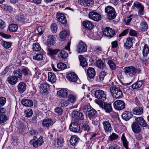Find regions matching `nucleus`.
Here are the masks:
<instances>
[{
    "instance_id": "nucleus-1",
    "label": "nucleus",
    "mask_w": 149,
    "mask_h": 149,
    "mask_svg": "<svg viewBox=\"0 0 149 149\" xmlns=\"http://www.w3.org/2000/svg\"><path fill=\"white\" fill-rule=\"evenodd\" d=\"M30 71L29 70L27 67H25L22 68V69H18L15 70L13 73L15 75H16L18 78L21 80L22 79V74L24 77L27 76L30 73Z\"/></svg>"
},
{
    "instance_id": "nucleus-2",
    "label": "nucleus",
    "mask_w": 149,
    "mask_h": 149,
    "mask_svg": "<svg viewBox=\"0 0 149 149\" xmlns=\"http://www.w3.org/2000/svg\"><path fill=\"white\" fill-rule=\"evenodd\" d=\"M124 70L126 75L131 77H135L136 73L139 74L141 72L140 69H136L134 67L131 66L125 67Z\"/></svg>"
},
{
    "instance_id": "nucleus-3",
    "label": "nucleus",
    "mask_w": 149,
    "mask_h": 149,
    "mask_svg": "<svg viewBox=\"0 0 149 149\" xmlns=\"http://www.w3.org/2000/svg\"><path fill=\"white\" fill-rule=\"evenodd\" d=\"M109 90L113 97L116 99L122 98L123 96L122 91L118 87L115 86L110 87Z\"/></svg>"
},
{
    "instance_id": "nucleus-4",
    "label": "nucleus",
    "mask_w": 149,
    "mask_h": 149,
    "mask_svg": "<svg viewBox=\"0 0 149 149\" xmlns=\"http://www.w3.org/2000/svg\"><path fill=\"white\" fill-rule=\"evenodd\" d=\"M105 12L108 18L110 20L115 19L117 15V13L114 8L111 6H108L105 8Z\"/></svg>"
},
{
    "instance_id": "nucleus-5",
    "label": "nucleus",
    "mask_w": 149,
    "mask_h": 149,
    "mask_svg": "<svg viewBox=\"0 0 149 149\" xmlns=\"http://www.w3.org/2000/svg\"><path fill=\"white\" fill-rule=\"evenodd\" d=\"M102 32L104 36L109 38L113 37L116 35L115 30L109 27L103 29Z\"/></svg>"
},
{
    "instance_id": "nucleus-6",
    "label": "nucleus",
    "mask_w": 149,
    "mask_h": 149,
    "mask_svg": "<svg viewBox=\"0 0 149 149\" xmlns=\"http://www.w3.org/2000/svg\"><path fill=\"white\" fill-rule=\"evenodd\" d=\"M95 102L102 109H104L106 112L109 113L112 111V109L110 104L103 102H100L98 100H95Z\"/></svg>"
},
{
    "instance_id": "nucleus-7",
    "label": "nucleus",
    "mask_w": 149,
    "mask_h": 149,
    "mask_svg": "<svg viewBox=\"0 0 149 149\" xmlns=\"http://www.w3.org/2000/svg\"><path fill=\"white\" fill-rule=\"evenodd\" d=\"M95 96L96 98L100 100V102L105 101L107 98L104 91L101 90L96 91L95 93Z\"/></svg>"
},
{
    "instance_id": "nucleus-8",
    "label": "nucleus",
    "mask_w": 149,
    "mask_h": 149,
    "mask_svg": "<svg viewBox=\"0 0 149 149\" xmlns=\"http://www.w3.org/2000/svg\"><path fill=\"white\" fill-rule=\"evenodd\" d=\"M114 108L118 110L123 109L125 107V104L123 101L118 100L113 103Z\"/></svg>"
},
{
    "instance_id": "nucleus-9",
    "label": "nucleus",
    "mask_w": 149,
    "mask_h": 149,
    "mask_svg": "<svg viewBox=\"0 0 149 149\" xmlns=\"http://www.w3.org/2000/svg\"><path fill=\"white\" fill-rule=\"evenodd\" d=\"M88 17L94 21L98 22L101 19L100 15L98 13L94 11H91L88 14Z\"/></svg>"
},
{
    "instance_id": "nucleus-10",
    "label": "nucleus",
    "mask_w": 149,
    "mask_h": 149,
    "mask_svg": "<svg viewBox=\"0 0 149 149\" xmlns=\"http://www.w3.org/2000/svg\"><path fill=\"white\" fill-rule=\"evenodd\" d=\"M43 142V137L40 136L36 140L34 139L31 140L30 141V144L32 145L34 147L37 148L41 145Z\"/></svg>"
},
{
    "instance_id": "nucleus-11",
    "label": "nucleus",
    "mask_w": 149,
    "mask_h": 149,
    "mask_svg": "<svg viewBox=\"0 0 149 149\" xmlns=\"http://www.w3.org/2000/svg\"><path fill=\"white\" fill-rule=\"evenodd\" d=\"M70 130L74 132H78L80 130V125L75 122L72 123L69 126Z\"/></svg>"
},
{
    "instance_id": "nucleus-12",
    "label": "nucleus",
    "mask_w": 149,
    "mask_h": 149,
    "mask_svg": "<svg viewBox=\"0 0 149 149\" xmlns=\"http://www.w3.org/2000/svg\"><path fill=\"white\" fill-rule=\"evenodd\" d=\"M86 44L83 42H80L77 46V51L78 52H84L87 51Z\"/></svg>"
},
{
    "instance_id": "nucleus-13",
    "label": "nucleus",
    "mask_w": 149,
    "mask_h": 149,
    "mask_svg": "<svg viewBox=\"0 0 149 149\" xmlns=\"http://www.w3.org/2000/svg\"><path fill=\"white\" fill-rule=\"evenodd\" d=\"M56 17L58 20L63 25H65L66 24V19L64 14L61 13H57Z\"/></svg>"
},
{
    "instance_id": "nucleus-14",
    "label": "nucleus",
    "mask_w": 149,
    "mask_h": 149,
    "mask_svg": "<svg viewBox=\"0 0 149 149\" xmlns=\"http://www.w3.org/2000/svg\"><path fill=\"white\" fill-rule=\"evenodd\" d=\"M67 78L70 81L75 82L77 81L78 77L77 74L74 72H70L67 76Z\"/></svg>"
},
{
    "instance_id": "nucleus-15",
    "label": "nucleus",
    "mask_w": 149,
    "mask_h": 149,
    "mask_svg": "<svg viewBox=\"0 0 149 149\" xmlns=\"http://www.w3.org/2000/svg\"><path fill=\"white\" fill-rule=\"evenodd\" d=\"M79 4L84 6H89L93 4V0H78Z\"/></svg>"
},
{
    "instance_id": "nucleus-16",
    "label": "nucleus",
    "mask_w": 149,
    "mask_h": 149,
    "mask_svg": "<svg viewBox=\"0 0 149 149\" xmlns=\"http://www.w3.org/2000/svg\"><path fill=\"white\" fill-rule=\"evenodd\" d=\"M17 20L22 23H25L28 21L26 15L24 13H20L17 16Z\"/></svg>"
},
{
    "instance_id": "nucleus-17",
    "label": "nucleus",
    "mask_w": 149,
    "mask_h": 149,
    "mask_svg": "<svg viewBox=\"0 0 149 149\" xmlns=\"http://www.w3.org/2000/svg\"><path fill=\"white\" fill-rule=\"evenodd\" d=\"M132 113L129 111H124L122 115V118L124 120L128 121L132 117Z\"/></svg>"
},
{
    "instance_id": "nucleus-18",
    "label": "nucleus",
    "mask_w": 149,
    "mask_h": 149,
    "mask_svg": "<svg viewBox=\"0 0 149 149\" xmlns=\"http://www.w3.org/2000/svg\"><path fill=\"white\" fill-rule=\"evenodd\" d=\"M68 92L65 89L62 88L57 91V94L60 97L65 99L67 97Z\"/></svg>"
},
{
    "instance_id": "nucleus-19",
    "label": "nucleus",
    "mask_w": 149,
    "mask_h": 149,
    "mask_svg": "<svg viewBox=\"0 0 149 149\" xmlns=\"http://www.w3.org/2000/svg\"><path fill=\"white\" fill-rule=\"evenodd\" d=\"M103 128L106 132H109L111 131L112 129L111 125L108 121H105L102 123Z\"/></svg>"
},
{
    "instance_id": "nucleus-20",
    "label": "nucleus",
    "mask_w": 149,
    "mask_h": 149,
    "mask_svg": "<svg viewBox=\"0 0 149 149\" xmlns=\"http://www.w3.org/2000/svg\"><path fill=\"white\" fill-rule=\"evenodd\" d=\"M95 71L93 68H89L87 70L88 78L90 79L93 78L95 76Z\"/></svg>"
},
{
    "instance_id": "nucleus-21",
    "label": "nucleus",
    "mask_w": 149,
    "mask_h": 149,
    "mask_svg": "<svg viewBox=\"0 0 149 149\" xmlns=\"http://www.w3.org/2000/svg\"><path fill=\"white\" fill-rule=\"evenodd\" d=\"M26 85L23 82L19 83L17 86L18 92L20 93H23L26 89Z\"/></svg>"
},
{
    "instance_id": "nucleus-22",
    "label": "nucleus",
    "mask_w": 149,
    "mask_h": 149,
    "mask_svg": "<svg viewBox=\"0 0 149 149\" xmlns=\"http://www.w3.org/2000/svg\"><path fill=\"white\" fill-rule=\"evenodd\" d=\"M21 103L23 105L26 107H31L33 105L32 101L28 99H23L21 100Z\"/></svg>"
},
{
    "instance_id": "nucleus-23",
    "label": "nucleus",
    "mask_w": 149,
    "mask_h": 149,
    "mask_svg": "<svg viewBox=\"0 0 149 149\" xmlns=\"http://www.w3.org/2000/svg\"><path fill=\"white\" fill-rule=\"evenodd\" d=\"M11 76L7 78V81L11 85L15 84L17 81L18 78L16 75Z\"/></svg>"
},
{
    "instance_id": "nucleus-24",
    "label": "nucleus",
    "mask_w": 149,
    "mask_h": 149,
    "mask_svg": "<svg viewBox=\"0 0 149 149\" xmlns=\"http://www.w3.org/2000/svg\"><path fill=\"white\" fill-rule=\"evenodd\" d=\"M132 128L133 132L135 133H138L141 130L140 127L138 124L136 122H134L132 124Z\"/></svg>"
},
{
    "instance_id": "nucleus-25",
    "label": "nucleus",
    "mask_w": 149,
    "mask_h": 149,
    "mask_svg": "<svg viewBox=\"0 0 149 149\" xmlns=\"http://www.w3.org/2000/svg\"><path fill=\"white\" fill-rule=\"evenodd\" d=\"M40 88L41 90H42L43 93H47L49 89V85L45 82H43L40 85Z\"/></svg>"
},
{
    "instance_id": "nucleus-26",
    "label": "nucleus",
    "mask_w": 149,
    "mask_h": 149,
    "mask_svg": "<svg viewBox=\"0 0 149 149\" xmlns=\"http://www.w3.org/2000/svg\"><path fill=\"white\" fill-rule=\"evenodd\" d=\"M83 24L85 28L90 30L92 29L94 26V25L92 22L88 20L84 21L83 22Z\"/></svg>"
},
{
    "instance_id": "nucleus-27",
    "label": "nucleus",
    "mask_w": 149,
    "mask_h": 149,
    "mask_svg": "<svg viewBox=\"0 0 149 149\" xmlns=\"http://www.w3.org/2000/svg\"><path fill=\"white\" fill-rule=\"evenodd\" d=\"M135 120L137 121L138 124H139L142 127H145L147 125V124L146 121L141 117L135 118Z\"/></svg>"
},
{
    "instance_id": "nucleus-28",
    "label": "nucleus",
    "mask_w": 149,
    "mask_h": 149,
    "mask_svg": "<svg viewBox=\"0 0 149 149\" xmlns=\"http://www.w3.org/2000/svg\"><path fill=\"white\" fill-rule=\"evenodd\" d=\"M53 123V121L51 119H48L44 120L42 124L43 126L48 127L50 126H52Z\"/></svg>"
},
{
    "instance_id": "nucleus-29",
    "label": "nucleus",
    "mask_w": 149,
    "mask_h": 149,
    "mask_svg": "<svg viewBox=\"0 0 149 149\" xmlns=\"http://www.w3.org/2000/svg\"><path fill=\"white\" fill-rule=\"evenodd\" d=\"M143 83V80L138 81L134 83L132 85L130 86V87L133 89L138 88L142 86Z\"/></svg>"
},
{
    "instance_id": "nucleus-30",
    "label": "nucleus",
    "mask_w": 149,
    "mask_h": 149,
    "mask_svg": "<svg viewBox=\"0 0 149 149\" xmlns=\"http://www.w3.org/2000/svg\"><path fill=\"white\" fill-rule=\"evenodd\" d=\"M79 140V138L77 136H72L70 140V142L72 145L74 146L78 142Z\"/></svg>"
},
{
    "instance_id": "nucleus-31",
    "label": "nucleus",
    "mask_w": 149,
    "mask_h": 149,
    "mask_svg": "<svg viewBox=\"0 0 149 149\" xmlns=\"http://www.w3.org/2000/svg\"><path fill=\"white\" fill-rule=\"evenodd\" d=\"M48 80L52 83H54L56 80V77L54 74L52 72H49L48 74Z\"/></svg>"
},
{
    "instance_id": "nucleus-32",
    "label": "nucleus",
    "mask_w": 149,
    "mask_h": 149,
    "mask_svg": "<svg viewBox=\"0 0 149 149\" xmlns=\"http://www.w3.org/2000/svg\"><path fill=\"white\" fill-rule=\"evenodd\" d=\"M79 58L80 61V65L83 68H84L88 65V63L85 58L82 55H80L79 56Z\"/></svg>"
},
{
    "instance_id": "nucleus-33",
    "label": "nucleus",
    "mask_w": 149,
    "mask_h": 149,
    "mask_svg": "<svg viewBox=\"0 0 149 149\" xmlns=\"http://www.w3.org/2000/svg\"><path fill=\"white\" fill-rule=\"evenodd\" d=\"M72 114L74 117L81 120L84 119V115L81 112L77 111H73Z\"/></svg>"
},
{
    "instance_id": "nucleus-34",
    "label": "nucleus",
    "mask_w": 149,
    "mask_h": 149,
    "mask_svg": "<svg viewBox=\"0 0 149 149\" xmlns=\"http://www.w3.org/2000/svg\"><path fill=\"white\" fill-rule=\"evenodd\" d=\"M132 39L130 37H128L126 40V42L125 43L124 46L127 49H130L133 45Z\"/></svg>"
},
{
    "instance_id": "nucleus-35",
    "label": "nucleus",
    "mask_w": 149,
    "mask_h": 149,
    "mask_svg": "<svg viewBox=\"0 0 149 149\" xmlns=\"http://www.w3.org/2000/svg\"><path fill=\"white\" fill-rule=\"evenodd\" d=\"M148 28V26L146 22L145 21L141 22L139 27L140 30L143 31H147Z\"/></svg>"
},
{
    "instance_id": "nucleus-36",
    "label": "nucleus",
    "mask_w": 149,
    "mask_h": 149,
    "mask_svg": "<svg viewBox=\"0 0 149 149\" xmlns=\"http://www.w3.org/2000/svg\"><path fill=\"white\" fill-rule=\"evenodd\" d=\"M143 112V109L141 107H136L133 109V113L134 114L141 115Z\"/></svg>"
},
{
    "instance_id": "nucleus-37",
    "label": "nucleus",
    "mask_w": 149,
    "mask_h": 149,
    "mask_svg": "<svg viewBox=\"0 0 149 149\" xmlns=\"http://www.w3.org/2000/svg\"><path fill=\"white\" fill-rule=\"evenodd\" d=\"M142 54L144 57L149 56V47L147 44L144 45L142 49Z\"/></svg>"
},
{
    "instance_id": "nucleus-38",
    "label": "nucleus",
    "mask_w": 149,
    "mask_h": 149,
    "mask_svg": "<svg viewBox=\"0 0 149 149\" xmlns=\"http://www.w3.org/2000/svg\"><path fill=\"white\" fill-rule=\"evenodd\" d=\"M96 65L100 69L104 68L105 67V65L103 61L101 59H98L95 62Z\"/></svg>"
},
{
    "instance_id": "nucleus-39",
    "label": "nucleus",
    "mask_w": 149,
    "mask_h": 149,
    "mask_svg": "<svg viewBox=\"0 0 149 149\" xmlns=\"http://www.w3.org/2000/svg\"><path fill=\"white\" fill-rule=\"evenodd\" d=\"M68 56V54L64 50H62L58 56V57L62 59L66 58Z\"/></svg>"
},
{
    "instance_id": "nucleus-40",
    "label": "nucleus",
    "mask_w": 149,
    "mask_h": 149,
    "mask_svg": "<svg viewBox=\"0 0 149 149\" xmlns=\"http://www.w3.org/2000/svg\"><path fill=\"white\" fill-rule=\"evenodd\" d=\"M107 73L104 71H101L97 76L98 81L100 82L102 81L104 79L105 76L107 74Z\"/></svg>"
},
{
    "instance_id": "nucleus-41",
    "label": "nucleus",
    "mask_w": 149,
    "mask_h": 149,
    "mask_svg": "<svg viewBox=\"0 0 149 149\" xmlns=\"http://www.w3.org/2000/svg\"><path fill=\"white\" fill-rule=\"evenodd\" d=\"M135 17L134 15H130L129 16H125L124 19V21L126 25H129L132 18Z\"/></svg>"
},
{
    "instance_id": "nucleus-42",
    "label": "nucleus",
    "mask_w": 149,
    "mask_h": 149,
    "mask_svg": "<svg viewBox=\"0 0 149 149\" xmlns=\"http://www.w3.org/2000/svg\"><path fill=\"white\" fill-rule=\"evenodd\" d=\"M121 140L123 141V144L126 149H128V142L125 138L124 134H123L121 136Z\"/></svg>"
},
{
    "instance_id": "nucleus-43",
    "label": "nucleus",
    "mask_w": 149,
    "mask_h": 149,
    "mask_svg": "<svg viewBox=\"0 0 149 149\" xmlns=\"http://www.w3.org/2000/svg\"><path fill=\"white\" fill-rule=\"evenodd\" d=\"M60 51L59 49H52L48 48L47 49L48 53L52 56L56 55Z\"/></svg>"
},
{
    "instance_id": "nucleus-44",
    "label": "nucleus",
    "mask_w": 149,
    "mask_h": 149,
    "mask_svg": "<svg viewBox=\"0 0 149 149\" xmlns=\"http://www.w3.org/2000/svg\"><path fill=\"white\" fill-rule=\"evenodd\" d=\"M55 38L53 36L50 35L48 36L47 42L48 44L50 45H53L55 43Z\"/></svg>"
},
{
    "instance_id": "nucleus-45",
    "label": "nucleus",
    "mask_w": 149,
    "mask_h": 149,
    "mask_svg": "<svg viewBox=\"0 0 149 149\" xmlns=\"http://www.w3.org/2000/svg\"><path fill=\"white\" fill-rule=\"evenodd\" d=\"M88 124V121H86L85 123H84L82 126V129L85 132H88L90 130V128Z\"/></svg>"
},
{
    "instance_id": "nucleus-46",
    "label": "nucleus",
    "mask_w": 149,
    "mask_h": 149,
    "mask_svg": "<svg viewBox=\"0 0 149 149\" xmlns=\"http://www.w3.org/2000/svg\"><path fill=\"white\" fill-rule=\"evenodd\" d=\"M107 63L111 70H115L116 69V65L113 60H109Z\"/></svg>"
},
{
    "instance_id": "nucleus-47",
    "label": "nucleus",
    "mask_w": 149,
    "mask_h": 149,
    "mask_svg": "<svg viewBox=\"0 0 149 149\" xmlns=\"http://www.w3.org/2000/svg\"><path fill=\"white\" fill-rule=\"evenodd\" d=\"M32 49L34 51H40L41 49V47L38 42L34 43L33 45Z\"/></svg>"
},
{
    "instance_id": "nucleus-48",
    "label": "nucleus",
    "mask_w": 149,
    "mask_h": 149,
    "mask_svg": "<svg viewBox=\"0 0 149 149\" xmlns=\"http://www.w3.org/2000/svg\"><path fill=\"white\" fill-rule=\"evenodd\" d=\"M18 29V26L17 24H12L9 27V30L11 32H16Z\"/></svg>"
},
{
    "instance_id": "nucleus-49",
    "label": "nucleus",
    "mask_w": 149,
    "mask_h": 149,
    "mask_svg": "<svg viewBox=\"0 0 149 149\" xmlns=\"http://www.w3.org/2000/svg\"><path fill=\"white\" fill-rule=\"evenodd\" d=\"M8 120L7 116L4 114L0 115V124H3L6 122Z\"/></svg>"
},
{
    "instance_id": "nucleus-50",
    "label": "nucleus",
    "mask_w": 149,
    "mask_h": 149,
    "mask_svg": "<svg viewBox=\"0 0 149 149\" xmlns=\"http://www.w3.org/2000/svg\"><path fill=\"white\" fill-rule=\"evenodd\" d=\"M93 52L96 55H99L102 53V49L99 46H95L93 49Z\"/></svg>"
},
{
    "instance_id": "nucleus-51",
    "label": "nucleus",
    "mask_w": 149,
    "mask_h": 149,
    "mask_svg": "<svg viewBox=\"0 0 149 149\" xmlns=\"http://www.w3.org/2000/svg\"><path fill=\"white\" fill-rule=\"evenodd\" d=\"M68 32L66 31H62L60 33V37L61 39H63L68 35Z\"/></svg>"
},
{
    "instance_id": "nucleus-52",
    "label": "nucleus",
    "mask_w": 149,
    "mask_h": 149,
    "mask_svg": "<svg viewBox=\"0 0 149 149\" xmlns=\"http://www.w3.org/2000/svg\"><path fill=\"white\" fill-rule=\"evenodd\" d=\"M1 42L3 46L6 49L10 47L12 45V43L11 42H7L5 41L2 40L1 41Z\"/></svg>"
},
{
    "instance_id": "nucleus-53",
    "label": "nucleus",
    "mask_w": 149,
    "mask_h": 149,
    "mask_svg": "<svg viewBox=\"0 0 149 149\" xmlns=\"http://www.w3.org/2000/svg\"><path fill=\"white\" fill-rule=\"evenodd\" d=\"M33 58L34 60L41 61L43 59V55L40 52L38 53L36 56H33Z\"/></svg>"
},
{
    "instance_id": "nucleus-54",
    "label": "nucleus",
    "mask_w": 149,
    "mask_h": 149,
    "mask_svg": "<svg viewBox=\"0 0 149 149\" xmlns=\"http://www.w3.org/2000/svg\"><path fill=\"white\" fill-rule=\"evenodd\" d=\"M76 97L72 94L70 95L68 97V101L71 103H74L76 100Z\"/></svg>"
},
{
    "instance_id": "nucleus-55",
    "label": "nucleus",
    "mask_w": 149,
    "mask_h": 149,
    "mask_svg": "<svg viewBox=\"0 0 149 149\" xmlns=\"http://www.w3.org/2000/svg\"><path fill=\"white\" fill-rule=\"evenodd\" d=\"M92 108L90 105H85L83 109V111L85 114H87Z\"/></svg>"
},
{
    "instance_id": "nucleus-56",
    "label": "nucleus",
    "mask_w": 149,
    "mask_h": 149,
    "mask_svg": "<svg viewBox=\"0 0 149 149\" xmlns=\"http://www.w3.org/2000/svg\"><path fill=\"white\" fill-rule=\"evenodd\" d=\"M24 113L26 117H30L33 114V111L31 109H27L25 111Z\"/></svg>"
},
{
    "instance_id": "nucleus-57",
    "label": "nucleus",
    "mask_w": 149,
    "mask_h": 149,
    "mask_svg": "<svg viewBox=\"0 0 149 149\" xmlns=\"http://www.w3.org/2000/svg\"><path fill=\"white\" fill-rule=\"evenodd\" d=\"M97 112L95 110L92 108L88 113L87 114L89 117L90 118L94 116L96 114Z\"/></svg>"
},
{
    "instance_id": "nucleus-58",
    "label": "nucleus",
    "mask_w": 149,
    "mask_h": 149,
    "mask_svg": "<svg viewBox=\"0 0 149 149\" xmlns=\"http://www.w3.org/2000/svg\"><path fill=\"white\" fill-rule=\"evenodd\" d=\"M57 68L61 70H64L66 68V64L63 63H58L57 65Z\"/></svg>"
},
{
    "instance_id": "nucleus-59",
    "label": "nucleus",
    "mask_w": 149,
    "mask_h": 149,
    "mask_svg": "<svg viewBox=\"0 0 149 149\" xmlns=\"http://www.w3.org/2000/svg\"><path fill=\"white\" fill-rule=\"evenodd\" d=\"M6 99L3 97H0V107L3 106L6 103Z\"/></svg>"
},
{
    "instance_id": "nucleus-60",
    "label": "nucleus",
    "mask_w": 149,
    "mask_h": 149,
    "mask_svg": "<svg viewBox=\"0 0 149 149\" xmlns=\"http://www.w3.org/2000/svg\"><path fill=\"white\" fill-rule=\"evenodd\" d=\"M51 30L52 32L56 33L57 31V26L56 24H53L51 26Z\"/></svg>"
},
{
    "instance_id": "nucleus-61",
    "label": "nucleus",
    "mask_w": 149,
    "mask_h": 149,
    "mask_svg": "<svg viewBox=\"0 0 149 149\" xmlns=\"http://www.w3.org/2000/svg\"><path fill=\"white\" fill-rule=\"evenodd\" d=\"M54 111L56 113L59 115L62 114L63 113V110L60 107H56L54 109Z\"/></svg>"
},
{
    "instance_id": "nucleus-62",
    "label": "nucleus",
    "mask_w": 149,
    "mask_h": 149,
    "mask_svg": "<svg viewBox=\"0 0 149 149\" xmlns=\"http://www.w3.org/2000/svg\"><path fill=\"white\" fill-rule=\"evenodd\" d=\"M26 128V127L23 124H21L18 128L19 132L22 133L24 132Z\"/></svg>"
},
{
    "instance_id": "nucleus-63",
    "label": "nucleus",
    "mask_w": 149,
    "mask_h": 149,
    "mask_svg": "<svg viewBox=\"0 0 149 149\" xmlns=\"http://www.w3.org/2000/svg\"><path fill=\"white\" fill-rule=\"evenodd\" d=\"M142 5L140 3L137 2L135 1L134 2L132 7L134 8H136L137 9H138L140 7H141Z\"/></svg>"
},
{
    "instance_id": "nucleus-64",
    "label": "nucleus",
    "mask_w": 149,
    "mask_h": 149,
    "mask_svg": "<svg viewBox=\"0 0 149 149\" xmlns=\"http://www.w3.org/2000/svg\"><path fill=\"white\" fill-rule=\"evenodd\" d=\"M61 106L62 107H66L69 104V103L67 101L63 100L60 102Z\"/></svg>"
}]
</instances>
